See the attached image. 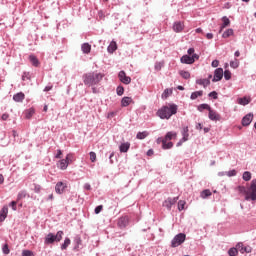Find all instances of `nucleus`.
Instances as JSON below:
<instances>
[{"mask_svg": "<svg viewBox=\"0 0 256 256\" xmlns=\"http://www.w3.org/2000/svg\"><path fill=\"white\" fill-rule=\"evenodd\" d=\"M122 107H128V105H131V103H133V99H131V97H124L122 98Z\"/></svg>", "mask_w": 256, "mask_h": 256, "instance_id": "obj_25", "label": "nucleus"}, {"mask_svg": "<svg viewBox=\"0 0 256 256\" xmlns=\"http://www.w3.org/2000/svg\"><path fill=\"white\" fill-rule=\"evenodd\" d=\"M63 235V231H58L56 235L53 233H49L48 235H46L44 243L45 245H53L54 241H57L59 243V241L63 239Z\"/></svg>", "mask_w": 256, "mask_h": 256, "instance_id": "obj_5", "label": "nucleus"}, {"mask_svg": "<svg viewBox=\"0 0 256 256\" xmlns=\"http://www.w3.org/2000/svg\"><path fill=\"white\" fill-rule=\"evenodd\" d=\"M208 117L211 121H219L221 119V115L211 108L208 110Z\"/></svg>", "mask_w": 256, "mask_h": 256, "instance_id": "obj_14", "label": "nucleus"}, {"mask_svg": "<svg viewBox=\"0 0 256 256\" xmlns=\"http://www.w3.org/2000/svg\"><path fill=\"white\" fill-rule=\"evenodd\" d=\"M101 211H103V205H99L95 208L96 215H99Z\"/></svg>", "mask_w": 256, "mask_h": 256, "instance_id": "obj_50", "label": "nucleus"}, {"mask_svg": "<svg viewBox=\"0 0 256 256\" xmlns=\"http://www.w3.org/2000/svg\"><path fill=\"white\" fill-rule=\"evenodd\" d=\"M236 191L240 195H244L246 201H256V179L251 181L250 187L238 186Z\"/></svg>", "mask_w": 256, "mask_h": 256, "instance_id": "obj_1", "label": "nucleus"}, {"mask_svg": "<svg viewBox=\"0 0 256 256\" xmlns=\"http://www.w3.org/2000/svg\"><path fill=\"white\" fill-rule=\"evenodd\" d=\"M228 254H229V256H237V255H239V252H238L237 248H231L228 251Z\"/></svg>", "mask_w": 256, "mask_h": 256, "instance_id": "obj_39", "label": "nucleus"}, {"mask_svg": "<svg viewBox=\"0 0 256 256\" xmlns=\"http://www.w3.org/2000/svg\"><path fill=\"white\" fill-rule=\"evenodd\" d=\"M208 97H217V92L216 91H212L208 94Z\"/></svg>", "mask_w": 256, "mask_h": 256, "instance_id": "obj_59", "label": "nucleus"}, {"mask_svg": "<svg viewBox=\"0 0 256 256\" xmlns=\"http://www.w3.org/2000/svg\"><path fill=\"white\" fill-rule=\"evenodd\" d=\"M244 247H245V245H243V243H241V242L236 245V249L238 252L240 251V253H242Z\"/></svg>", "mask_w": 256, "mask_h": 256, "instance_id": "obj_46", "label": "nucleus"}, {"mask_svg": "<svg viewBox=\"0 0 256 256\" xmlns=\"http://www.w3.org/2000/svg\"><path fill=\"white\" fill-rule=\"evenodd\" d=\"M178 209H179V211H183V209H185V201L180 200L178 202Z\"/></svg>", "mask_w": 256, "mask_h": 256, "instance_id": "obj_44", "label": "nucleus"}, {"mask_svg": "<svg viewBox=\"0 0 256 256\" xmlns=\"http://www.w3.org/2000/svg\"><path fill=\"white\" fill-rule=\"evenodd\" d=\"M10 207H12L13 211H17V201H12Z\"/></svg>", "mask_w": 256, "mask_h": 256, "instance_id": "obj_51", "label": "nucleus"}, {"mask_svg": "<svg viewBox=\"0 0 256 256\" xmlns=\"http://www.w3.org/2000/svg\"><path fill=\"white\" fill-rule=\"evenodd\" d=\"M81 51L85 54V55H89V53H91V44L89 43H83L81 45Z\"/></svg>", "mask_w": 256, "mask_h": 256, "instance_id": "obj_20", "label": "nucleus"}, {"mask_svg": "<svg viewBox=\"0 0 256 256\" xmlns=\"http://www.w3.org/2000/svg\"><path fill=\"white\" fill-rule=\"evenodd\" d=\"M251 251H253L251 246H244L242 253H251Z\"/></svg>", "mask_w": 256, "mask_h": 256, "instance_id": "obj_47", "label": "nucleus"}, {"mask_svg": "<svg viewBox=\"0 0 256 256\" xmlns=\"http://www.w3.org/2000/svg\"><path fill=\"white\" fill-rule=\"evenodd\" d=\"M172 139H177V132H167L165 137L162 140V149H172L173 147V142H169Z\"/></svg>", "mask_w": 256, "mask_h": 256, "instance_id": "obj_4", "label": "nucleus"}, {"mask_svg": "<svg viewBox=\"0 0 256 256\" xmlns=\"http://www.w3.org/2000/svg\"><path fill=\"white\" fill-rule=\"evenodd\" d=\"M184 28L185 25H183L181 21L174 22L173 24V31H175V33H181V31H183Z\"/></svg>", "mask_w": 256, "mask_h": 256, "instance_id": "obj_18", "label": "nucleus"}, {"mask_svg": "<svg viewBox=\"0 0 256 256\" xmlns=\"http://www.w3.org/2000/svg\"><path fill=\"white\" fill-rule=\"evenodd\" d=\"M71 245V239L65 238L64 243L61 246L62 251H65Z\"/></svg>", "mask_w": 256, "mask_h": 256, "instance_id": "obj_33", "label": "nucleus"}, {"mask_svg": "<svg viewBox=\"0 0 256 256\" xmlns=\"http://www.w3.org/2000/svg\"><path fill=\"white\" fill-rule=\"evenodd\" d=\"M62 155H63V152L61 150H58L56 154V159H61Z\"/></svg>", "mask_w": 256, "mask_h": 256, "instance_id": "obj_56", "label": "nucleus"}, {"mask_svg": "<svg viewBox=\"0 0 256 256\" xmlns=\"http://www.w3.org/2000/svg\"><path fill=\"white\" fill-rule=\"evenodd\" d=\"M191 97H203V91H195L191 94Z\"/></svg>", "mask_w": 256, "mask_h": 256, "instance_id": "obj_45", "label": "nucleus"}, {"mask_svg": "<svg viewBox=\"0 0 256 256\" xmlns=\"http://www.w3.org/2000/svg\"><path fill=\"white\" fill-rule=\"evenodd\" d=\"M171 95H173V89L169 88L165 89L164 92L162 93V97H169Z\"/></svg>", "mask_w": 256, "mask_h": 256, "instance_id": "obj_36", "label": "nucleus"}, {"mask_svg": "<svg viewBox=\"0 0 256 256\" xmlns=\"http://www.w3.org/2000/svg\"><path fill=\"white\" fill-rule=\"evenodd\" d=\"M9 119V114L5 113L2 115V121H7Z\"/></svg>", "mask_w": 256, "mask_h": 256, "instance_id": "obj_60", "label": "nucleus"}, {"mask_svg": "<svg viewBox=\"0 0 256 256\" xmlns=\"http://www.w3.org/2000/svg\"><path fill=\"white\" fill-rule=\"evenodd\" d=\"M58 169H61V171H65L67 167H69V164L67 163L66 159H62L57 163Z\"/></svg>", "mask_w": 256, "mask_h": 256, "instance_id": "obj_21", "label": "nucleus"}, {"mask_svg": "<svg viewBox=\"0 0 256 256\" xmlns=\"http://www.w3.org/2000/svg\"><path fill=\"white\" fill-rule=\"evenodd\" d=\"M13 97H25V94L23 92H19V93L14 94Z\"/></svg>", "mask_w": 256, "mask_h": 256, "instance_id": "obj_61", "label": "nucleus"}, {"mask_svg": "<svg viewBox=\"0 0 256 256\" xmlns=\"http://www.w3.org/2000/svg\"><path fill=\"white\" fill-rule=\"evenodd\" d=\"M213 78V75H208V78L204 79H198L196 80L197 85H202V87H207L208 85H211V79Z\"/></svg>", "mask_w": 256, "mask_h": 256, "instance_id": "obj_12", "label": "nucleus"}, {"mask_svg": "<svg viewBox=\"0 0 256 256\" xmlns=\"http://www.w3.org/2000/svg\"><path fill=\"white\" fill-rule=\"evenodd\" d=\"M230 67L232 69H237V67H239V60L235 59V60L230 61Z\"/></svg>", "mask_w": 256, "mask_h": 256, "instance_id": "obj_38", "label": "nucleus"}, {"mask_svg": "<svg viewBox=\"0 0 256 256\" xmlns=\"http://www.w3.org/2000/svg\"><path fill=\"white\" fill-rule=\"evenodd\" d=\"M223 75H224V79H225L226 81H229V80L231 79V71L225 70V71L223 72Z\"/></svg>", "mask_w": 256, "mask_h": 256, "instance_id": "obj_41", "label": "nucleus"}, {"mask_svg": "<svg viewBox=\"0 0 256 256\" xmlns=\"http://www.w3.org/2000/svg\"><path fill=\"white\" fill-rule=\"evenodd\" d=\"M84 189H86V191H91V184L86 183V184L84 185Z\"/></svg>", "mask_w": 256, "mask_h": 256, "instance_id": "obj_58", "label": "nucleus"}, {"mask_svg": "<svg viewBox=\"0 0 256 256\" xmlns=\"http://www.w3.org/2000/svg\"><path fill=\"white\" fill-rule=\"evenodd\" d=\"M177 201H179V197H174V198L169 197L163 202V207H166L168 211H171V207H173V205H175Z\"/></svg>", "mask_w": 256, "mask_h": 256, "instance_id": "obj_7", "label": "nucleus"}, {"mask_svg": "<svg viewBox=\"0 0 256 256\" xmlns=\"http://www.w3.org/2000/svg\"><path fill=\"white\" fill-rule=\"evenodd\" d=\"M239 105H249L251 103V98L243 97L238 99Z\"/></svg>", "mask_w": 256, "mask_h": 256, "instance_id": "obj_27", "label": "nucleus"}, {"mask_svg": "<svg viewBox=\"0 0 256 256\" xmlns=\"http://www.w3.org/2000/svg\"><path fill=\"white\" fill-rule=\"evenodd\" d=\"M22 256H33V252L30 250H23Z\"/></svg>", "mask_w": 256, "mask_h": 256, "instance_id": "obj_48", "label": "nucleus"}, {"mask_svg": "<svg viewBox=\"0 0 256 256\" xmlns=\"http://www.w3.org/2000/svg\"><path fill=\"white\" fill-rule=\"evenodd\" d=\"M116 92H117V95H118L119 97H121V95H123V93H125V88H123V86H118V87L116 88Z\"/></svg>", "mask_w": 256, "mask_h": 256, "instance_id": "obj_40", "label": "nucleus"}, {"mask_svg": "<svg viewBox=\"0 0 256 256\" xmlns=\"http://www.w3.org/2000/svg\"><path fill=\"white\" fill-rule=\"evenodd\" d=\"M206 38L207 39H213V33H207Z\"/></svg>", "mask_w": 256, "mask_h": 256, "instance_id": "obj_64", "label": "nucleus"}, {"mask_svg": "<svg viewBox=\"0 0 256 256\" xmlns=\"http://www.w3.org/2000/svg\"><path fill=\"white\" fill-rule=\"evenodd\" d=\"M177 105L176 104H167L162 106L157 112L156 115L160 117V119H171L173 115H177Z\"/></svg>", "mask_w": 256, "mask_h": 256, "instance_id": "obj_2", "label": "nucleus"}, {"mask_svg": "<svg viewBox=\"0 0 256 256\" xmlns=\"http://www.w3.org/2000/svg\"><path fill=\"white\" fill-rule=\"evenodd\" d=\"M129 224V217L127 216H123L121 218H119L118 220V226L123 229L124 227H127V225Z\"/></svg>", "mask_w": 256, "mask_h": 256, "instance_id": "obj_17", "label": "nucleus"}, {"mask_svg": "<svg viewBox=\"0 0 256 256\" xmlns=\"http://www.w3.org/2000/svg\"><path fill=\"white\" fill-rule=\"evenodd\" d=\"M130 147H131V143H129V142L122 143L119 146L120 153H127V151H129Z\"/></svg>", "mask_w": 256, "mask_h": 256, "instance_id": "obj_22", "label": "nucleus"}, {"mask_svg": "<svg viewBox=\"0 0 256 256\" xmlns=\"http://www.w3.org/2000/svg\"><path fill=\"white\" fill-rule=\"evenodd\" d=\"M13 99H14V101H16L17 103L23 102V97H14Z\"/></svg>", "mask_w": 256, "mask_h": 256, "instance_id": "obj_55", "label": "nucleus"}, {"mask_svg": "<svg viewBox=\"0 0 256 256\" xmlns=\"http://www.w3.org/2000/svg\"><path fill=\"white\" fill-rule=\"evenodd\" d=\"M90 161L95 163L97 161V154L95 152H90Z\"/></svg>", "mask_w": 256, "mask_h": 256, "instance_id": "obj_43", "label": "nucleus"}, {"mask_svg": "<svg viewBox=\"0 0 256 256\" xmlns=\"http://www.w3.org/2000/svg\"><path fill=\"white\" fill-rule=\"evenodd\" d=\"M67 188V183L58 182L55 186V191L58 195H63L65 193V189Z\"/></svg>", "mask_w": 256, "mask_h": 256, "instance_id": "obj_11", "label": "nucleus"}, {"mask_svg": "<svg viewBox=\"0 0 256 256\" xmlns=\"http://www.w3.org/2000/svg\"><path fill=\"white\" fill-rule=\"evenodd\" d=\"M75 242H76L77 245H81V237L77 236L75 238Z\"/></svg>", "mask_w": 256, "mask_h": 256, "instance_id": "obj_62", "label": "nucleus"}, {"mask_svg": "<svg viewBox=\"0 0 256 256\" xmlns=\"http://www.w3.org/2000/svg\"><path fill=\"white\" fill-rule=\"evenodd\" d=\"M8 213H9V207L3 206V208L0 211V223H3V221L7 219Z\"/></svg>", "mask_w": 256, "mask_h": 256, "instance_id": "obj_16", "label": "nucleus"}, {"mask_svg": "<svg viewBox=\"0 0 256 256\" xmlns=\"http://www.w3.org/2000/svg\"><path fill=\"white\" fill-rule=\"evenodd\" d=\"M242 179H244V181H251V172L249 171L244 172Z\"/></svg>", "mask_w": 256, "mask_h": 256, "instance_id": "obj_37", "label": "nucleus"}, {"mask_svg": "<svg viewBox=\"0 0 256 256\" xmlns=\"http://www.w3.org/2000/svg\"><path fill=\"white\" fill-rule=\"evenodd\" d=\"M179 75H181V77L183 79H190L191 78V73H189V71L181 70L179 72Z\"/></svg>", "mask_w": 256, "mask_h": 256, "instance_id": "obj_32", "label": "nucleus"}, {"mask_svg": "<svg viewBox=\"0 0 256 256\" xmlns=\"http://www.w3.org/2000/svg\"><path fill=\"white\" fill-rule=\"evenodd\" d=\"M187 53L188 55H193L195 53V48H189Z\"/></svg>", "mask_w": 256, "mask_h": 256, "instance_id": "obj_57", "label": "nucleus"}, {"mask_svg": "<svg viewBox=\"0 0 256 256\" xmlns=\"http://www.w3.org/2000/svg\"><path fill=\"white\" fill-rule=\"evenodd\" d=\"M146 137H149V132L147 131L138 132L136 135V138L140 140L146 139Z\"/></svg>", "mask_w": 256, "mask_h": 256, "instance_id": "obj_28", "label": "nucleus"}, {"mask_svg": "<svg viewBox=\"0 0 256 256\" xmlns=\"http://www.w3.org/2000/svg\"><path fill=\"white\" fill-rule=\"evenodd\" d=\"M2 251L4 253V255H9V253H11V250H9V245L5 244L2 248Z\"/></svg>", "mask_w": 256, "mask_h": 256, "instance_id": "obj_42", "label": "nucleus"}, {"mask_svg": "<svg viewBox=\"0 0 256 256\" xmlns=\"http://www.w3.org/2000/svg\"><path fill=\"white\" fill-rule=\"evenodd\" d=\"M29 61L33 65V67H37L39 65V59L33 54L29 56Z\"/></svg>", "mask_w": 256, "mask_h": 256, "instance_id": "obj_24", "label": "nucleus"}, {"mask_svg": "<svg viewBox=\"0 0 256 256\" xmlns=\"http://www.w3.org/2000/svg\"><path fill=\"white\" fill-rule=\"evenodd\" d=\"M198 111H200V113H203V111H209L211 109V106H209V104H200L197 106Z\"/></svg>", "mask_w": 256, "mask_h": 256, "instance_id": "obj_26", "label": "nucleus"}, {"mask_svg": "<svg viewBox=\"0 0 256 256\" xmlns=\"http://www.w3.org/2000/svg\"><path fill=\"white\" fill-rule=\"evenodd\" d=\"M117 115V112H109L107 115L108 119H113V117H115Z\"/></svg>", "mask_w": 256, "mask_h": 256, "instance_id": "obj_52", "label": "nucleus"}, {"mask_svg": "<svg viewBox=\"0 0 256 256\" xmlns=\"http://www.w3.org/2000/svg\"><path fill=\"white\" fill-rule=\"evenodd\" d=\"M107 51L108 53H115V51H117V42L112 41L107 47Z\"/></svg>", "mask_w": 256, "mask_h": 256, "instance_id": "obj_23", "label": "nucleus"}, {"mask_svg": "<svg viewBox=\"0 0 256 256\" xmlns=\"http://www.w3.org/2000/svg\"><path fill=\"white\" fill-rule=\"evenodd\" d=\"M51 89H53V85H48L44 88V91L47 92V91H51Z\"/></svg>", "mask_w": 256, "mask_h": 256, "instance_id": "obj_63", "label": "nucleus"}, {"mask_svg": "<svg viewBox=\"0 0 256 256\" xmlns=\"http://www.w3.org/2000/svg\"><path fill=\"white\" fill-rule=\"evenodd\" d=\"M22 81H31V74L29 72H23Z\"/></svg>", "mask_w": 256, "mask_h": 256, "instance_id": "obj_35", "label": "nucleus"}, {"mask_svg": "<svg viewBox=\"0 0 256 256\" xmlns=\"http://www.w3.org/2000/svg\"><path fill=\"white\" fill-rule=\"evenodd\" d=\"M233 33H234L233 29L229 28L223 32L222 37H223V39H227V38L231 37L233 35Z\"/></svg>", "mask_w": 256, "mask_h": 256, "instance_id": "obj_29", "label": "nucleus"}, {"mask_svg": "<svg viewBox=\"0 0 256 256\" xmlns=\"http://www.w3.org/2000/svg\"><path fill=\"white\" fill-rule=\"evenodd\" d=\"M103 79V74L97 72H90L83 75V83L87 87H93L97 85Z\"/></svg>", "mask_w": 256, "mask_h": 256, "instance_id": "obj_3", "label": "nucleus"}, {"mask_svg": "<svg viewBox=\"0 0 256 256\" xmlns=\"http://www.w3.org/2000/svg\"><path fill=\"white\" fill-rule=\"evenodd\" d=\"M212 193H211V190L209 189H206L204 191L201 192V198L202 199H207V197H211Z\"/></svg>", "mask_w": 256, "mask_h": 256, "instance_id": "obj_31", "label": "nucleus"}, {"mask_svg": "<svg viewBox=\"0 0 256 256\" xmlns=\"http://www.w3.org/2000/svg\"><path fill=\"white\" fill-rule=\"evenodd\" d=\"M64 159L66 160L68 165H71V163H73V161H75V157L73 156V154H67L66 158H64Z\"/></svg>", "mask_w": 256, "mask_h": 256, "instance_id": "obj_34", "label": "nucleus"}, {"mask_svg": "<svg viewBox=\"0 0 256 256\" xmlns=\"http://www.w3.org/2000/svg\"><path fill=\"white\" fill-rule=\"evenodd\" d=\"M223 79V68H217L214 71V77L212 79L213 83H217V81H221Z\"/></svg>", "mask_w": 256, "mask_h": 256, "instance_id": "obj_10", "label": "nucleus"}, {"mask_svg": "<svg viewBox=\"0 0 256 256\" xmlns=\"http://www.w3.org/2000/svg\"><path fill=\"white\" fill-rule=\"evenodd\" d=\"M212 67H219V60H213L211 63Z\"/></svg>", "mask_w": 256, "mask_h": 256, "instance_id": "obj_53", "label": "nucleus"}, {"mask_svg": "<svg viewBox=\"0 0 256 256\" xmlns=\"http://www.w3.org/2000/svg\"><path fill=\"white\" fill-rule=\"evenodd\" d=\"M186 235L184 233H180L176 235L172 242L171 247H179V245H182V243H185Z\"/></svg>", "mask_w": 256, "mask_h": 256, "instance_id": "obj_6", "label": "nucleus"}, {"mask_svg": "<svg viewBox=\"0 0 256 256\" xmlns=\"http://www.w3.org/2000/svg\"><path fill=\"white\" fill-rule=\"evenodd\" d=\"M228 175H229V177H235V175H237V171L231 170L228 172Z\"/></svg>", "mask_w": 256, "mask_h": 256, "instance_id": "obj_54", "label": "nucleus"}, {"mask_svg": "<svg viewBox=\"0 0 256 256\" xmlns=\"http://www.w3.org/2000/svg\"><path fill=\"white\" fill-rule=\"evenodd\" d=\"M33 115H35V109H33V108H30V109L25 111V118L26 119H31L33 117Z\"/></svg>", "mask_w": 256, "mask_h": 256, "instance_id": "obj_30", "label": "nucleus"}, {"mask_svg": "<svg viewBox=\"0 0 256 256\" xmlns=\"http://www.w3.org/2000/svg\"><path fill=\"white\" fill-rule=\"evenodd\" d=\"M222 21L223 23L220 26L219 33H223V30L225 29V27H229V25H231V20H229L227 16L222 17Z\"/></svg>", "mask_w": 256, "mask_h": 256, "instance_id": "obj_19", "label": "nucleus"}, {"mask_svg": "<svg viewBox=\"0 0 256 256\" xmlns=\"http://www.w3.org/2000/svg\"><path fill=\"white\" fill-rule=\"evenodd\" d=\"M252 121H253V114L252 113L247 114L242 119L243 127H249V125H251Z\"/></svg>", "mask_w": 256, "mask_h": 256, "instance_id": "obj_13", "label": "nucleus"}, {"mask_svg": "<svg viewBox=\"0 0 256 256\" xmlns=\"http://www.w3.org/2000/svg\"><path fill=\"white\" fill-rule=\"evenodd\" d=\"M118 78L121 83H124V85H129V83H131V77L127 76V74L123 70L119 72Z\"/></svg>", "mask_w": 256, "mask_h": 256, "instance_id": "obj_9", "label": "nucleus"}, {"mask_svg": "<svg viewBox=\"0 0 256 256\" xmlns=\"http://www.w3.org/2000/svg\"><path fill=\"white\" fill-rule=\"evenodd\" d=\"M26 196L27 194L25 192H20L18 194L17 200L20 201V199H25Z\"/></svg>", "mask_w": 256, "mask_h": 256, "instance_id": "obj_49", "label": "nucleus"}, {"mask_svg": "<svg viewBox=\"0 0 256 256\" xmlns=\"http://www.w3.org/2000/svg\"><path fill=\"white\" fill-rule=\"evenodd\" d=\"M185 141H189V127H184L182 130V139L177 143V147H181Z\"/></svg>", "mask_w": 256, "mask_h": 256, "instance_id": "obj_8", "label": "nucleus"}, {"mask_svg": "<svg viewBox=\"0 0 256 256\" xmlns=\"http://www.w3.org/2000/svg\"><path fill=\"white\" fill-rule=\"evenodd\" d=\"M181 63L185 65H193L195 63V59L189 55H184L180 58Z\"/></svg>", "mask_w": 256, "mask_h": 256, "instance_id": "obj_15", "label": "nucleus"}]
</instances>
